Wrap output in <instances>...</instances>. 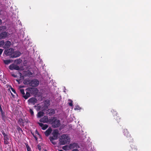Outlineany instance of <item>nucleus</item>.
<instances>
[{
	"label": "nucleus",
	"mask_w": 151,
	"mask_h": 151,
	"mask_svg": "<svg viewBox=\"0 0 151 151\" xmlns=\"http://www.w3.org/2000/svg\"><path fill=\"white\" fill-rule=\"evenodd\" d=\"M11 75H12V76L13 77H14V78H16V77H17V75H15L14 73H12V74H11Z\"/></svg>",
	"instance_id": "obj_38"
},
{
	"label": "nucleus",
	"mask_w": 151,
	"mask_h": 151,
	"mask_svg": "<svg viewBox=\"0 0 151 151\" xmlns=\"http://www.w3.org/2000/svg\"><path fill=\"white\" fill-rule=\"evenodd\" d=\"M40 122L43 123H47L49 122V119L48 116H45L43 118L40 119Z\"/></svg>",
	"instance_id": "obj_9"
},
{
	"label": "nucleus",
	"mask_w": 151,
	"mask_h": 151,
	"mask_svg": "<svg viewBox=\"0 0 151 151\" xmlns=\"http://www.w3.org/2000/svg\"><path fill=\"white\" fill-rule=\"evenodd\" d=\"M3 111V110L2 109V108L1 107V105L0 104V111L1 112V111Z\"/></svg>",
	"instance_id": "obj_40"
},
{
	"label": "nucleus",
	"mask_w": 151,
	"mask_h": 151,
	"mask_svg": "<svg viewBox=\"0 0 151 151\" xmlns=\"http://www.w3.org/2000/svg\"><path fill=\"white\" fill-rule=\"evenodd\" d=\"M11 95H12V96L13 97H14V95H13V94L12 93H11Z\"/></svg>",
	"instance_id": "obj_47"
},
{
	"label": "nucleus",
	"mask_w": 151,
	"mask_h": 151,
	"mask_svg": "<svg viewBox=\"0 0 151 151\" xmlns=\"http://www.w3.org/2000/svg\"><path fill=\"white\" fill-rule=\"evenodd\" d=\"M52 129L50 127H49L45 132L44 134L46 137H48L50 135L52 132Z\"/></svg>",
	"instance_id": "obj_13"
},
{
	"label": "nucleus",
	"mask_w": 151,
	"mask_h": 151,
	"mask_svg": "<svg viewBox=\"0 0 151 151\" xmlns=\"http://www.w3.org/2000/svg\"><path fill=\"white\" fill-rule=\"evenodd\" d=\"M6 29V27L5 26H0V31H1L2 30H4Z\"/></svg>",
	"instance_id": "obj_29"
},
{
	"label": "nucleus",
	"mask_w": 151,
	"mask_h": 151,
	"mask_svg": "<svg viewBox=\"0 0 151 151\" xmlns=\"http://www.w3.org/2000/svg\"><path fill=\"white\" fill-rule=\"evenodd\" d=\"M72 151H78V150L77 149H73V150H72Z\"/></svg>",
	"instance_id": "obj_42"
},
{
	"label": "nucleus",
	"mask_w": 151,
	"mask_h": 151,
	"mask_svg": "<svg viewBox=\"0 0 151 151\" xmlns=\"http://www.w3.org/2000/svg\"><path fill=\"white\" fill-rule=\"evenodd\" d=\"M8 33L6 32H4L0 34V40L4 39L7 37Z\"/></svg>",
	"instance_id": "obj_11"
},
{
	"label": "nucleus",
	"mask_w": 151,
	"mask_h": 151,
	"mask_svg": "<svg viewBox=\"0 0 151 151\" xmlns=\"http://www.w3.org/2000/svg\"><path fill=\"white\" fill-rule=\"evenodd\" d=\"M1 45H2V42H0V47H1Z\"/></svg>",
	"instance_id": "obj_45"
},
{
	"label": "nucleus",
	"mask_w": 151,
	"mask_h": 151,
	"mask_svg": "<svg viewBox=\"0 0 151 151\" xmlns=\"http://www.w3.org/2000/svg\"><path fill=\"white\" fill-rule=\"evenodd\" d=\"M40 108V106H39L38 107V109H39Z\"/></svg>",
	"instance_id": "obj_49"
},
{
	"label": "nucleus",
	"mask_w": 151,
	"mask_h": 151,
	"mask_svg": "<svg viewBox=\"0 0 151 151\" xmlns=\"http://www.w3.org/2000/svg\"><path fill=\"white\" fill-rule=\"evenodd\" d=\"M1 116H2V117H4L5 116L4 112L3 111H1Z\"/></svg>",
	"instance_id": "obj_34"
},
{
	"label": "nucleus",
	"mask_w": 151,
	"mask_h": 151,
	"mask_svg": "<svg viewBox=\"0 0 151 151\" xmlns=\"http://www.w3.org/2000/svg\"><path fill=\"white\" fill-rule=\"evenodd\" d=\"M37 123L43 130H45L48 127V125L47 124H44L43 123L40 122H38Z\"/></svg>",
	"instance_id": "obj_15"
},
{
	"label": "nucleus",
	"mask_w": 151,
	"mask_h": 151,
	"mask_svg": "<svg viewBox=\"0 0 151 151\" xmlns=\"http://www.w3.org/2000/svg\"><path fill=\"white\" fill-rule=\"evenodd\" d=\"M60 121L59 120H55L52 123V125L54 128L58 127L60 125Z\"/></svg>",
	"instance_id": "obj_10"
},
{
	"label": "nucleus",
	"mask_w": 151,
	"mask_h": 151,
	"mask_svg": "<svg viewBox=\"0 0 151 151\" xmlns=\"http://www.w3.org/2000/svg\"><path fill=\"white\" fill-rule=\"evenodd\" d=\"M81 109V108L79 107L78 105H76L74 108V110H80Z\"/></svg>",
	"instance_id": "obj_28"
},
{
	"label": "nucleus",
	"mask_w": 151,
	"mask_h": 151,
	"mask_svg": "<svg viewBox=\"0 0 151 151\" xmlns=\"http://www.w3.org/2000/svg\"><path fill=\"white\" fill-rule=\"evenodd\" d=\"M2 23V20L1 19H0V25Z\"/></svg>",
	"instance_id": "obj_43"
},
{
	"label": "nucleus",
	"mask_w": 151,
	"mask_h": 151,
	"mask_svg": "<svg viewBox=\"0 0 151 151\" xmlns=\"http://www.w3.org/2000/svg\"><path fill=\"white\" fill-rule=\"evenodd\" d=\"M132 140H131V141L130 140L129 141V142H132Z\"/></svg>",
	"instance_id": "obj_51"
},
{
	"label": "nucleus",
	"mask_w": 151,
	"mask_h": 151,
	"mask_svg": "<svg viewBox=\"0 0 151 151\" xmlns=\"http://www.w3.org/2000/svg\"><path fill=\"white\" fill-rule=\"evenodd\" d=\"M44 115V113L42 111L38 112L37 114V117L38 118H40Z\"/></svg>",
	"instance_id": "obj_22"
},
{
	"label": "nucleus",
	"mask_w": 151,
	"mask_h": 151,
	"mask_svg": "<svg viewBox=\"0 0 151 151\" xmlns=\"http://www.w3.org/2000/svg\"><path fill=\"white\" fill-rule=\"evenodd\" d=\"M3 51V50L2 49L0 48V55H1Z\"/></svg>",
	"instance_id": "obj_39"
},
{
	"label": "nucleus",
	"mask_w": 151,
	"mask_h": 151,
	"mask_svg": "<svg viewBox=\"0 0 151 151\" xmlns=\"http://www.w3.org/2000/svg\"><path fill=\"white\" fill-rule=\"evenodd\" d=\"M29 112L31 114L32 116H33L34 115V112L32 110V109H29Z\"/></svg>",
	"instance_id": "obj_31"
},
{
	"label": "nucleus",
	"mask_w": 151,
	"mask_h": 151,
	"mask_svg": "<svg viewBox=\"0 0 151 151\" xmlns=\"http://www.w3.org/2000/svg\"><path fill=\"white\" fill-rule=\"evenodd\" d=\"M45 104V106H46L47 107H48L50 105V101L48 100H46L44 103Z\"/></svg>",
	"instance_id": "obj_25"
},
{
	"label": "nucleus",
	"mask_w": 151,
	"mask_h": 151,
	"mask_svg": "<svg viewBox=\"0 0 151 151\" xmlns=\"http://www.w3.org/2000/svg\"><path fill=\"white\" fill-rule=\"evenodd\" d=\"M11 89L12 91L15 93H16V91L15 90L12 88H11Z\"/></svg>",
	"instance_id": "obj_37"
},
{
	"label": "nucleus",
	"mask_w": 151,
	"mask_h": 151,
	"mask_svg": "<svg viewBox=\"0 0 151 151\" xmlns=\"http://www.w3.org/2000/svg\"><path fill=\"white\" fill-rule=\"evenodd\" d=\"M134 149H136V147H135V146H134Z\"/></svg>",
	"instance_id": "obj_48"
},
{
	"label": "nucleus",
	"mask_w": 151,
	"mask_h": 151,
	"mask_svg": "<svg viewBox=\"0 0 151 151\" xmlns=\"http://www.w3.org/2000/svg\"><path fill=\"white\" fill-rule=\"evenodd\" d=\"M11 62V60H4V62L6 65H8Z\"/></svg>",
	"instance_id": "obj_24"
},
{
	"label": "nucleus",
	"mask_w": 151,
	"mask_h": 151,
	"mask_svg": "<svg viewBox=\"0 0 151 151\" xmlns=\"http://www.w3.org/2000/svg\"><path fill=\"white\" fill-rule=\"evenodd\" d=\"M9 69L11 70H19L20 69L19 66L13 64H11L9 66Z\"/></svg>",
	"instance_id": "obj_6"
},
{
	"label": "nucleus",
	"mask_w": 151,
	"mask_h": 151,
	"mask_svg": "<svg viewBox=\"0 0 151 151\" xmlns=\"http://www.w3.org/2000/svg\"><path fill=\"white\" fill-rule=\"evenodd\" d=\"M114 112V113H113V114H115V113H116V115L115 116H114L115 117V119H116V120H118L119 119H120V118L117 116V115H118L117 113H116V111H114V112Z\"/></svg>",
	"instance_id": "obj_26"
},
{
	"label": "nucleus",
	"mask_w": 151,
	"mask_h": 151,
	"mask_svg": "<svg viewBox=\"0 0 151 151\" xmlns=\"http://www.w3.org/2000/svg\"><path fill=\"white\" fill-rule=\"evenodd\" d=\"M14 51V49L11 48L9 49H6L4 51V54L6 55V56L9 55L11 56V55H12Z\"/></svg>",
	"instance_id": "obj_2"
},
{
	"label": "nucleus",
	"mask_w": 151,
	"mask_h": 151,
	"mask_svg": "<svg viewBox=\"0 0 151 151\" xmlns=\"http://www.w3.org/2000/svg\"><path fill=\"white\" fill-rule=\"evenodd\" d=\"M70 140V138L68 135L63 134L60 138V142L61 145H64L69 142Z\"/></svg>",
	"instance_id": "obj_1"
},
{
	"label": "nucleus",
	"mask_w": 151,
	"mask_h": 151,
	"mask_svg": "<svg viewBox=\"0 0 151 151\" xmlns=\"http://www.w3.org/2000/svg\"><path fill=\"white\" fill-rule=\"evenodd\" d=\"M30 93L29 92H27L26 94L23 96V97L25 99H27L30 96Z\"/></svg>",
	"instance_id": "obj_20"
},
{
	"label": "nucleus",
	"mask_w": 151,
	"mask_h": 151,
	"mask_svg": "<svg viewBox=\"0 0 151 151\" xmlns=\"http://www.w3.org/2000/svg\"><path fill=\"white\" fill-rule=\"evenodd\" d=\"M39 82L38 80L34 79L32 80L29 83V85L33 87H36L39 84Z\"/></svg>",
	"instance_id": "obj_5"
},
{
	"label": "nucleus",
	"mask_w": 151,
	"mask_h": 151,
	"mask_svg": "<svg viewBox=\"0 0 151 151\" xmlns=\"http://www.w3.org/2000/svg\"><path fill=\"white\" fill-rule=\"evenodd\" d=\"M68 101H70V102L68 103V104L70 106H73V104H72V101L70 100V99H69Z\"/></svg>",
	"instance_id": "obj_30"
},
{
	"label": "nucleus",
	"mask_w": 151,
	"mask_h": 151,
	"mask_svg": "<svg viewBox=\"0 0 151 151\" xmlns=\"http://www.w3.org/2000/svg\"><path fill=\"white\" fill-rule=\"evenodd\" d=\"M124 135L127 137H130V135L129 134L127 129H124L123 132Z\"/></svg>",
	"instance_id": "obj_19"
},
{
	"label": "nucleus",
	"mask_w": 151,
	"mask_h": 151,
	"mask_svg": "<svg viewBox=\"0 0 151 151\" xmlns=\"http://www.w3.org/2000/svg\"><path fill=\"white\" fill-rule=\"evenodd\" d=\"M21 54V53L19 51H15L13 53L12 55H11V56H10V58H16L19 57Z\"/></svg>",
	"instance_id": "obj_8"
},
{
	"label": "nucleus",
	"mask_w": 151,
	"mask_h": 151,
	"mask_svg": "<svg viewBox=\"0 0 151 151\" xmlns=\"http://www.w3.org/2000/svg\"><path fill=\"white\" fill-rule=\"evenodd\" d=\"M11 45V42L9 41H6L5 43V47L8 48L10 47Z\"/></svg>",
	"instance_id": "obj_21"
},
{
	"label": "nucleus",
	"mask_w": 151,
	"mask_h": 151,
	"mask_svg": "<svg viewBox=\"0 0 151 151\" xmlns=\"http://www.w3.org/2000/svg\"><path fill=\"white\" fill-rule=\"evenodd\" d=\"M27 89L30 94L33 95H36L38 92V90L36 88H30Z\"/></svg>",
	"instance_id": "obj_4"
},
{
	"label": "nucleus",
	"mask_w": 151,
	"mask_h": 151,
	"mask_svg": "<svg viewBox=\"0 0 151 151\" xmlns=\"http://www.w3.org/2000/svg\"><path fill=\"white\" fill-rule=\"evenodd\" d=\"M36 99L34 97H32L30 98L28 100V102L29 104H35L36 102Z\"/></svg>",
	"instance_id": "obj_14"
},
{
	"label": "nucleus",
	"mask_w": 151,
	"mask_h": 151,
	"mask_svg": "<svg viewBox=\"0 0 151 151\" xmlns=\"http://www.w3.org/2000/svg\"><path fill=\"white\" fill-rule=\"evenodd\" d=\"M20 91L21 93L23 95V96L24 95L25 93L24 92V90L23 89H21L20 90Z\"/></svg>",
	"instance_id": "obj_33"
},
{
	"label": "nucleus",
	"mask_w": 151,
	"mask_h": 151,
	"mask_svg": "<svg viewBox=\"0 0 151 151\" xmlns=\"http://www.w3.org/2000/svg\"><path fill=\"white\" fill-rule=\"evenodd\" d=\"M20 77H21L22 76V74L21 73H19Z\"/></svg>",
	"instance_id": "obj_44"
},
{
	"label": "nucleus",
	"mask_w": 151,
	"mask_h": 151,
	"mask_svg": "<svg viewBox=\"0 0 151 151\" xmlns=\"http://www.w3.org/2000/svg\"><path fill=\"white\" fill-rule=\"evenodd\" d=\"M11 95H12V96L13 97H14V95H13V94L12 93H11Z\"/></svg>",
	"instance_id": "obj_46"
},
{
	"label": "nucleus",
	"mask_w": 151,
	"mask_h": 151,
	"mask_svg": "<svg viewBox=\"0 0 151 151\" xmlns=\"http://www.w3.org/2000/svg\"><path fill=\"white\" fill-rule=\"evenodd\" d=\"M35 134H37L38 135H39V134L38 132V131L37 130H36V131H35Z\"/></svg>",
	"instance_id": "obj_41"
},
{
	"label": "nucleus",
	"mask_w": 151,
	"mask_h": 151,
	"mask_svg": "<svg viewBox=\"0 0 151 151\" xmlns=\"http://www.w3.org/2000/svg\"><path fill=\"white\" fill-rule=\"evenodd\" d=\"M37 149L40 150V151L41 149V147L40 145H38L37 146Z\"/></svg>",
	"instance_id": "obj_35"
},
{
	"label": "nucleus",
	"mask_w": 151,
	"mask_h": 151,
	"mask_svg": "<svg viewBox=\"0 0 151 151\" xmlns=\"http://www.w3.org/2000/svg\"><path fill=\"white\" fill-rule=\"evenodd\" d=\"M22 61V60L20 58L15 60L14 61L15 63L18 64H20L21 63Z\"/></svg>",
	"instance_id": "obj_23"
},
{
	"label": "nucleus",
	"mask_w": 151,
	"mask_h": 151,
	"mask_svg": "<svg viewBox=\"0 0 151 151\" xmlns=\"http://www.w3.org/2000/svg\"><path fill=\"white\" fill-rule=\"evenodd\" d=\"M24 73L23 76H24L31 77L32 75V73L29 70L24 72Z\"/></svg>",
	"instance_id": "obj_17"
},
{
	"label": "nucleus",
	"mask_w": 151,
	"mask_h": 151,
	"mask_svg": "<svg viewBox=\"0 0 151 151\" xmlns=\"http://www.w3.org/2000/svg\"><path fill=\"white\" fill-rule=\"evenodd\" d=\"M55 113V110L53 109H49L46 110V114L50 116L52 115Z\"/></svg>",
	"instance_id": "obj_7"
},
{
	"label": "nucleus",
	"mask_w": 151,
	"mask_h": 151,
	"mask_svg": "<svg viewBox=\"0 0 151 151\" xmlns=\"http://www.w3.org/2000/svg\"><path fill=\"white\" fill-rule=\"evenodd\" d=\"M69 147L70 149H73L74 148H78L79 147L78 144L75 143L70 144L69 145Z\"/></svg>",
	"instance_id": "obj_18"
},
{
	"label": "nucleus",
	"mask_w": 151,
	"mask_h": 151,
	"mask_svg": "<svg viewBox=\"0 0 151 151\" xmlns=\"http://www.w3.org/2000/svg\"><path fill=\"white\" fill-rule=\"evenodd\" d=\"M58 139L54 137L53 136H50L49 137V139L51 143L54 145H55L57 144V143L56 142L54 141L55 140H56Z\"/></svg>",
	"instance_id": "obj_16"
},
{
	"label": "nucleus",
	"mask_w": 151,
	"mask_h": 151,
	"mask_svg": "<svg viewBox=\"0 0 151 151\" xmlns=\"http://www.w3.org/2000/svg\"><path fill=\"white\" fill-rule=\"evenodd\" d=\"M59 151H64L63 150H60Z\"/></svg>",
	"instance_id": "obj_50"
},
{
	"label": "nucleus",
	"mask_w": 151,
	"mask_h": 151,
	"mask_svg": "<svg viewBox=\"0 0 151 151\" xmlns=\"http://www.w3.org/2000/svg\"><path fill=\"white\" fill-rule=\"evenodd\" d=\"M17 129L19 132L20 131H21L22 132L23 131L22 129L21 128H20V127L19 126L17 127Z\"/></svg>",
	"instance_id": "obj_32"
},
{
	"label": "nucleus",
	"mask_w": 151,
	"mask_h": 151,
	"mask_svg": "<svg viewBox=\"0 0 151 151\" xmlns=\"http://www.w3.org/2000/svg\"><path fill=\"white\" fill-rule=\"evenodd\" d=\"M52 134L54 137L58 139L59 134L57 129H55L52 132Z\"/></svg>",
	"instance_id": "obj_12"
},
{
	"label": "nucleus",
	"mask_w": 151,
	"mask_h": 151,
	"mask_svg": "<svg viewBox=\"0 0 151 151\" xmlns=\"http://www.w3.org/2000/svg\"><path fill=\"white\" fill-rule=\"evenodd\" d=\"M32 133V135H33V137L35 138V139L36 140H37V137H36V136L35 135H34V133Z\"/></svg>",
	"instance_id": "obj_36"
},
{
	"label": "nucleus",
	"mask_w": 151,
	"mask_h": 151,
	"mask_svg": "<svg viewBox=\"0 0 151 151\" xmlns=\"http://www.w3.org/2000/svg\"><path fill=\"white\" fill-rule=\"evenodd\" d=\"M1 133L3 135L4 138V144L7 145L9 143L8 140H9V136L8 135L6 134L5 132L3 130L1 131Z\"/></svg>",
	"instance_id": "obj_3"
},
{
	"label": "nucleus",
	"mask_w": 151,
	"mask_h": 151,
	"mask_svg": "<svg viewBox=\"0 0 151 151\" xmlns=\"http://www.w3.org/2000/svg\"><path fill=\"white\" fill-rule=\"evenodd\" d=\"M27 151H31V148L28 145V144H25Z\"/></svg>",
	"instance_id": "obj_27"
},
{
	"label": "nucleus",
	"mask_w": 151,
	"mask_h": 151,
	"mask_svg": "<svg viewBox=\"0 0 151 151\" xmlns=\"http://www.w3.org/2000/svg\"><path fill=\"white\" fill-rule=\"evenodd\" d=\"M0 72L1 73V71H0ZM1 76V75H0V76Z\"/></svg>",
	"instance_id": "obj_52"
}]
</instances>
